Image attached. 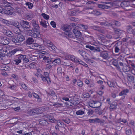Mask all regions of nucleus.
<instances>
[{
  "mask_svg": "<svg viewBox=\"0 0 135 135\" xmlns=\"http://www.w3.org/2000/svg\"><path fill=\"white\" fill-rule=\"evenodd\" d=\"M32 22V25L33 28H31V30L27 31V34L30 36L35 38L39 37L40 32L39 31L40 27L35 20H33Z\"/></svg>",
  "mask_w": 135,
  "mask_h": 135,
  "instance_id": "obj_1",
  "label": "nucleus"
},
{
  "mask_svg": "<svg viewBox=\"0 0 135 135\" xmlns=\"http://www.w3.org/2000/svg\"><path fill=\"white\" fill-rule=\"evenodd\" d=\"M78 52L82 56H83L86 53V52L85 51L82 50H79Z\"/></svg>",
  "mask_w": 135,
  "mask_h": 135,
  "instance_id": "obj_47",
  "label": "nucleus"
},
{
  "mask_svg": "<svg viewBox=\"0 0 135 135\" xmlns=\"http://www.w3.org/2000/svg\"><path fill=\"white\" fill-rule=\"evenodd\" d=\"M12 25L16 27L17 28H19L20 25H19V23L17 21H15L12 22Z\"/></svg>",
  "mask_w": 135,
  "mask_h": 135,
  "instance_id": "obj_25",
  "label": "nucleus"
},
{
  "mask_svg": "<svg viewBox=\"0 0 135 135\" xmlns=\"http://www.w3.org/2000/svg\"><path fill=\"white\" fill-rule=\"evenodd\" d=\"M88 111L87 114L89 115L93 114L94 112L93 110L91 109H88Z\"/></svg>",
  "mask_w": 135,
  "mask_h": 135,
  "instance_id": "obj_48",
  "label": "nucleus"
},
{
  "mask_svg": "<svg viewBox=\"0 0 135 135\" xmlns=\"http://www.w3.org/2000/svg\"><path fill=\"white\" fill-rule=\"evenodd\" d=\"M88 13L93 14L95 16H99L101 14V13L97 9L93 10L91 8L88 9Z\"/></svg>",
  "mask_w": 135,
  "mask_h": 135,
  "instance_id": "obj_11",
  "label": "nucleus"
},
{
  "mask_svg": "<svg viewBox=\"0 0 135 135\" xmlns=\"http://www.w3.org/2000/svg\"><path fill=\"white\" fill-rule=\"evenodd\" d=\"M39 123L40 124H41L42 125H46L48 123V121L47 120H46L45 119H42L39 121Z\"/></svg>",
  "mask_w": 135,
  "mask_h": 135,
  "instance_id": "obj_30",
  "label": "nucleus"
},
{
  "mask_svg": "<svg viewBox=\"0 0 135 135\" xmlns=\"http://www.w3.org/2000/svg\"><path fill=\"white\" fill-rule=\"evenodd\" d=\"M44 43L49 49H51L54 50H56V46L50 40H45L44 41Z\"/></svg>",
  "mask_w": 135,
  "mask_h": 135,
  "instance_id": "obj_5",
  "label": "nucleus"
},
{
  "mask_svg": "<svg viewBox=\"0 0 135 135\" xmlns=\"http://www.w3.org/2000/svg\"><path fill=\"white\" fill-rule=\"evenodd\" d=\"M133 30L132 29V27L131 26H129L127 30V32L129 33H132Z\"/></svg>",
  "mask_w": 135,
  "mask_h": 135,
  "instance_id": "obj_45",
  "label": "nucleus"
},
{
  "mask_svg": "<svg viewBox=\"0 0 135 135\" xmlns=\"http://www.w3.org/2000/svg\"><path fill=\"white\" fill-rule=\"evenodd\" d=\"M131 38L130 37H126V38H124L123 39V41L124 42H126L128 43L131 41Z\"/></svg>",
  "mask_w": 135,
  "mask_h": 135,
  "instance_id": "obj_33",
  "label": "nucleus"
},
{
  "mask_svg": "<svg viewBox=\"0 0 135 135\" xmlns=\"http://www.w3.org/2000/svg\"><path fill=\"white\" fill-rule=\"evenodd\" d=\"M89 121L90 123H100L103 122L101 120L98 118H96L94 119H89Z\"/></svg>",
  "mask_w": 135,
  "mask_h": 135,
  "instance_id": "obj_17",
  "label": "nucleus"
},
{
  "mask_svg": "<svg viewBox=\"0 0 135 135\" xmlns=\"http://www.w3.org/2000/svg\"><path fill=\"white\" fill-rule=\"evenodd\" d=\"M34 40L33 38L30 37L28 38L26 40V43L28 44H32Z\"/></svg>",
  "mask_w": 135,
  "mask_h": 135,
  "instance_id": "obj_29",
  "label": "nucleus"
},
{
  "mask_svg": "<svg viewBox=\"0 0 135 135\" xmlns=\"http://www.w3.org/2000/svg\"><path fill=\"white\" fill-rule=\"evenodd\" d=\"M40 24L45 28H46L47 27V25L46 24V21H41L40 22Z\"/></svg>",
  "mask_w": 135,
  "mask_h": 135,
  "instance_id": "obj_38",
  "label": "nucleus"
},
{
  "mask_svg": "<svg viewBox=\"0 0 135 135\" xmlns=\"http://www.w3.org/2000/svg\"><path fill=\"white\" fill-rule=\"evenodd\" d=\"M127 79L128 83H133L134 82V78L133 76L131 75H128Z\"/></svg>",
  "mask_w": 135,
  "mask_h": 135,
  "instance_id": "obj_21",
  "label": "nucleus"
},
{
  "mask_svg": "<svg viewBox=\"0 0 135 135\" xmlns=\"http://www.w3.org/2000/svg\"><path fill=\"white\" fill-rule=\"evenodd\" d=\"M91 40L90 41L89 43L93 45H95V41L93 37H90Z\"/></svg>",
  "mask_w": 135,
  "mask_h": 135,
  "instance_id": "obj_52",
  "label": "nucleus"
},
{
  "mask_svg": "<svg viewBox=\"0 0 135 135\" xmlns=\"http://www.w3.org/2000/svg\"><path fill=\"white\" fill-rule=\"evenodd\" d=\"M131 65L132 68V69L131 70V71L132 73L135 75V66L133 64H131Z\"/></svg>",
  "mask_w": 135,
  "mask_h": 135,
  "instance_id": "obj_43",
  "label": "nucleus"
},
{
  "mask_svg": "<svg viewBox=\"0 0 135 135\" xmlns=\"http://www.w3.org/2000/svg\"><path fill=\"white\" fill-rule=\"evenodd\" d=\"M119 22L117 21H114L113 23H108L107 22H101L100 23V25H103L105 26H110L112 25H115L116 26L119 25Z\"/></svg>",
  "mask_w": 135,
  "mask_h": 135,
  "instance_id": "obj_14",
  "label": "nucleus"
},
{
  "mask_svg": "<svg viewBox=\"0 0 135 135\" xmlns=\"http://www.w3.org/2000/svg\"><path fill=\"white\" fill-rule=\"evenodd\" d=\"M36 110L33 109H30L28 110V114L30 115H34L35 113Z\"/></svg>",
  "mask_w": 135,
  "mask_h": 135,
  "instance_id": "obj_32",
  "label": "nucleus"
},
{
  "mask_svg": "<svg viewBox=\"0 0 135 135\" xmlns=\"http://www.w3.org/2000/svg\"><path fill=\"white\" fill-rule=\"evenodd\" d=\"M115 32L116 33L119 35H121V33H122L123 32H124L119 29H117L116 31H115Z\"/></svg>",
  "mask_w": 135,
  "mask_h": 135,
  "instance_id": "obj_58",
  "label": "nucleus"
},
{
  "mask_svg": "<svg viewBox=\"0 0 135 135\" xmlns=\"http://www.w3.org/2000/svg\"><path fill=\"white\" fill-rule=\"evenodd\" d=\"M130 69V67L128 65H125L123 68V71L125 72L129 71Z\"/></svg>",
  "mask_w": 135,
  "mask_h": 135,
  "instance_id": "obj_23",
  "label": "nucleus"
},
{
  "mask_svg": "<svg viewBox=\"0 0 135 135\" xmlns=\"http://www.w3.org/2000/svg\"><path fill=\"white\" fill-rule=\"evenodd\" d=\"M85 112L83 110H79L76 112V114L77 115H80L84 114Z\"/></svg>",
  "mask_w": 135,
  "mask_h": 135,
  "instance_id": "obj_27",
  "label": "nucleus"
},
{
  "mask_svg": "<svg viewBox=\"0 0 135 135\" xmlns=\"http://www.w3.org/2000/svg\"><path fill=\"white\" fill-rule=\"evenodd\" d=\"M43 59L44 60H46V62L48 63L49 62V57L48 56H47L45 55H42Z\"/></svg>",
  "mask_w": 135,
  "mask_h": 135,
  "instance_id": "obj_39",
  "label": "nucleus"
},
{
  "mask_svg": "<svg viewBox=\"0 0 135 135\" xmlns=\"http://www.w3.org/2000/svg\"><path fill=\"white\" fill-rule=\"evenodd\" d=\"M105 4H109L111 6H107L106 5H104L102 4H99L98 5V7L100 8H102L103 9H110L111 8V6H112L113 5V3L110 0V1L108 2H104Z\"/></svg>",
  "mask_w": 135,
  "mask_h": 135,
  "instance_id": "obj_3",
  "label": "nucleus"
},
{
  "mask_svg": "<svg viewBox=\"0 0 135 135\" xmlns=\"http://www.w3.org/2000/svg\"><path fill=\"white\" fill-rule=\"evenodd\" d=\"M57 124L58 126H61L62 125H63L64 124V123L61 122L60 121H57Z\"/></svg>",
  "mask_w": 135,
  "mask_h": 135,
  "instance_id": "obj_64",
  "label": "nucleus"
},
{
  "mask_svg": "<svg viewBox=\"0 0 135 135\" xmlns=\"http://www.w3.org/2000/svg\"><path fill=\"white\" fill-rule=\"evenodd\" d=\"M5 67H6V65L4 64H1L0 66V69L2 70H4Z\"/></svg>",
  "mask_w": 135,
  "mask_h": 135,
  "instance_id": "obj_62",
  "label": "nucleus"
},
{
  "mask_svg": "<svg viewBox=\"0 0 135 135\" xmlns=\"http://www.w3.org/2000/svg\"><path fill=\"white\" fill-rule=\"evenodd\" d=\"M57 72L59 73H61L62 72V68L60 66L58 67L57 69Z\"/></svg>",
  "mask_w": 135,
  "mask_h": 135,
  "instance_id": "obj_61",
  "label": "nucleus"
},
{
  "mask_svg": "<svg viewBox=\"0 0 135 135\" xmlns=\"http://www.w3.org/2000/svg\"><path fill=\"white\" fill-rule=\"evenodd\" d=\"M24 56H22V55H18L14 60V62H15L16 65H18L21 62L22 59L23 58Z\"/></svg>",
  "mask_w": 135,
  "mask_h": 135,
  "instance_id": "obj_9",
  "label": "nucleus"
},
{
  "mask_svg": "<svg viewBox=\"0 0 135 135\" xmlns=\"http://www.w3.org/2000/svg\"><path fill=\"white\" fill-rule=\"evenodd\" d=\"M8 3L5 0H0V4H2L1 5L2 6V7H1L2 8L5 7H7V6L8 5Z\"/></svg>",
  "mask_w": 135,
  "mask_h": 135,
  "instance_id": "obj_18",
  "label": "nucleus"
},
{
  "mask_svg": "<svg viewBox=\"0 0 135 135\" xmlns=\"http://www.w3.org/2000/svg\"><path fill=\"white\" fill-rule=\"evenodd\" d=\"M26 17L28 19L32 18L34 17V15L32 13H29L26 15Z\"/></svg>",
  "mask_w": 135,
  "mask_h": 135,
  "instance_id": "obj_28",
  "label": "nucleus"
},
{
  "mask_svg": "<svg viewBox=\"0 0 135 135\" xmlns=\"http://www.w3.org/2000/svg\"><path fill=\"white\" fill-rule=\"evenodd\" d=\"M70 13L69 15L72 16H75L76 15V11L75 10L70 11Z\"/></svg>",
  "mask_w": 135,
  "mask_h": 135,
  "instance_id": "obj_53",
  "label": "nucleus"
},
{
  "mask_svg": "<svg viewBox=\"0 0 135 135\" xmlns=\"http://www.w3.org/2000/svg\"><path fill=\"white\" fill-rule=\"evenodd\" d=\"M5 39L3 44L4 45H7L8 44L9 42L10 41L9 39L6 37L5 38Z\"/></svg>",
  "mask_w": 135,
  "mask_h": 135,
  "instance_id": "obj_36",
  "label": "nucleus"
},
{
  "mask_svg": "<svg viewBox=\"0 0 135 135\" xmlns=\"http://www.w3.org/2000/svg\"><path fill=\"white\" fill-rule=\"evenodd\" d=\"M129 90L127 89L123 90L121 91L119 94V95L122 96L120 98L121 100H123L125 99L126 96L127 95V94L129 93Z\"/></svg>",
  "mask_w": 135,
  "mask_h": 135,
  "instance_id": "obj_7",
  "label": "nucleus"
},
{
  "mask_svg": "<svg viewBox=\"0 0 135 135\" xmlns=\"http://www.w3.org/2000/svg\"><path fill=\"white\" fill-rule=\"evenodd\" d=\"M78 61H77V62H76V63L79 64H80L83 65L85 67H88V65L86 64H85L84 62H83V61L81 60L78 58Z\"/></svg>",
  "mask_w": 135,
  "mask_h": 135,
  "instance_id": "obj_24",
  "label": "nucleus"
},
{
  "mask_svg": "<svg viewBox=\"0 0 135 135\" xmlns=\"http://www.w3.org/2000/svg\"><path fill=\"white\" fill-rule=\"evenodd\" d=\"M113 64L114 66H116L118 69H119L120 67L117 61L116 60L113 61Z\"/></svg>",
  "mask_w": 135,
  "mask_h": 135,
  "instance_id": "obj_42",
  "label": "nucleus"
},
{
  "mask_svg": "<svg viewBox=\"0 0 135 135\" xmlns=\"http://www.w3.org/2000/svg\"><path fill=\"white\" fill-rule=\"evenodd\" d=\"M77 83V85L80 87H81L83 85V83L81 81L78 82Z\"/></svg>",
  "mask_w": 135,
  "mask_h": 135,
  "instance_id": "obj_49",
  "label": "nucleus"
},
{
  "mask_svg": "<svg viewBox=\"0 0 135 135\" xmlns=\"http://www.w3.org/2000/svg\"><path fill=\"white\" fill-rule=\"evenodd\" d=\"M77 28H74L73 31V32L74 34L76 37L78 39H80L81 37V32L77 29Z\"/></svg>",
  "mask_w": 135,
  "mask_h": 135,
  "instance_id": "obj_12",
  "label": "nucleus"
},
{
  "mask_svg": "<svg viewBox=\"0 0 135 135\" xmlns=\"http://www.w3.org/2000/svg\"><path fill=\"white\" fill-rule=\"evenodd\" d=\"M29 58L32 61H35L37 60V56L35 55H31L30 56Z\"/></svg>",
  "mask_w": 135,
  "mask_h": 135,
  "instance_id": "obj_35",
  "label": "nucleus"
},
{
  "mask_svg": "<svg viewBox=\"0 0 135 135\" xmlns=\"http://www.w3.org/2000/svg\"><path fill=\"white\" fill-rule=\"evenodd\" d=\"M22 56H24L23 58L22 59V60H23L24 61V62L27 63L28 62L29 60L28 59L26 58V55H22Z\"/></svg>",
  "mask_w": 135,
  "mask_h": 135,
  "instance_id": "obj_46",
  "label": "nucleus"
},
{
  "mask_svg": "<svg viewBox=\"0 0 135 135\" xmlns=\"http://www.w3.org/2000/svg\"><path fill=\"white\" fill-rule=\"evenodd\" d=\"M130 17L133 18H135V12H132L129 15Z\"/></svg>",
  "mask_w": 135,
  "mask_h": 135,
  "instance_id": "obj_63",
  "label": "nucleus"
},
{
  "mask_svg": "<svg viewBox=\"0 0 135 135\" xmlns=\"http://www.w3.org/2000/svg\"><path fill=\"white\" fill-rule=\"evenodd\" d=\"M62 29L65 32L68 33V34H66L69 36L70 37H71V33L72 32H70V30L71 29V26H65L63 27Z\"/></svg>",
  "mask_w": 135,
  "mask_h": 135,
  "instance_id": "obj_10",
  "label": "nucleus"
},
{
  "mask_svg": "<svg viewBox=\"0 0 135 135\" xmlns=\"http://www.w3.org/2000/svg\"><path fill=\"white\" fill-rule=\"evenodd\" d=\"M117 105L115 103H112L110 105V109H114L116 108Z\"/></svg>",
  "mask_w": 135,
  "mask_h": 135,
  "instance_id": "obj_40",
  "label": "nucleus"
},
{
  "mask_svg": "<svg viewBox=\"0 0 135 135\" xmlns=\"http://www.w3.org/2000/svg\"><path fill=\"white\" fill-rule=\"evenodd\" d=\"M29 25V22L26 21H22L21 23V25L23 28H30V27H28L26 26H28Z\"/></svg>",
  "mask_w": 135,
  "mask_h": 135,
  "instance_id": "obj_19",
  "label": "nucleus"
},
{
  "mask_svg": "<svg viewBox=\"0 0 135 135\" xmlns=\"http://www.w3.org/2000/svg\"><path fill=\"white\" fill-rule=\"evenodd\" d=\"M83 96L85 98H88L89 97L90 95L88 93H87L84 94Z\"/></svg>",
  "mask_w": 135,
  "mask_h": 135,
  "instance_id": "obj_59",
  "label": "nucleus"
},
{
  "mask_svg": "<svg viewBox=\"0 0 135 135\" xmlns=\"http://www.w3.org/2000/svg\"><path fill=\"white\" fill-rule=\"evenodd\" d=\"M0 13L2 14L8 15H12V12L11 10V8L9 7H5L2 8L0 7Z\"/></svg>",
  "mask_w": 135,
  "mask_h": 135,
  "instance_id": "obj_4",
  "label": "nucleus"
},
{
  "mask_svg": "<svg viewBox=\"0 0 135 135\" xmlns=\"http://www.w3.org/2000/svg\"><path fill=\"white\" fill-rule=\"evenodd\" d=\"M47 121L48 122H50L52 123H54L55 122L56 120L54 118H47L46 119Z\"/></svg>",
  "mask_w": 135,
  "mask_h": 135,
  "instance_id": "obj_44",
  "label": "nucleus"
},
{
  "mask_svg": "<svg viewBox=\"0 0 135 135\" xmlns=\"http://www.w3.org/2000/svg\"><path fill=\"white\" fill-rule=\"evenodd\" d=\"M67 57L69 59L73 62L76 63V62L78 61V58L76 57L74 55H67Z\"/></svg>",
  "mask_w": 135,
  "mask_h": 135,
  "instance_id": "obj_15",
  "label": "nucleus"
},
{
  "mask_svg": "<svg viewBox=\"0 0 135 135\" xmlns=\"http://www.w3.org/2000/svg\"><path fill=\"white\" fill-rule=\"evenodd\" d=\"M102 105L101 103L99 101H96L95 103L94 108H98L100 107Z\"/></svg>",
  "mask_w": 135,
  "mask_h": 135,
  "instance_id": "obj_37",
  "label": "nucleus"
},
{
  "mask_svg": "<svg viewBox=\"0 0 135 135\" xmlns=\"http://www.w3.org/2000/svg\"><path fill=\"white\" fill-rule=\"evenodd\" d=\"M20 84L23 89L25 90H28V87L25 84L20 83Z\"/></svg>",
  "mask_w": 135,
  "mask_h": 135,
  "instance_id": "obj_55",
  "label": "nucleus"
},
{
  "mask_svg": "<svg viewBox=\"0 0 135 135\" xmlns=\"http://www.w3.org/2000/svg\"><path fill=\"white\" fill-rule=\"evenodd\" d=\"M84 25L81 24H80L78 26H77L76 27V28H78V27H79V28H80L81 30L83 31V29L84 28Z\"/></svg>",
  "mask_w": 135,
  "mask_h": 135,
  "instance_id": "obj_51",
  "label": "nucleus"
},
{
  "mask_svg": "<svg viewBox=\"0 0 135 135\" xmlns=\"http://www.w3.org/2000/svg\"><path fill=\"white\" fill-rule=\"evenodd\" d=\"M85 47L89 49L90 50L93 51L94 52H100V50L99 47H95L89 45H86Z\"/></svg>",
  "mask_w": 135,
  "mask_h": 135,
  "instance_id": "obj_13",
  "label": "nucleus"
},
{
  "mask_svg": "<svg viewBox=\"0 0 135 135\" xmlns=\"http://www.w3.org/2000/svg\"><path fill=\"white\" fill-rule=\"evenodd\" d=\"M61 61L60 59L57 58L55 59V60L53 61L52 63L54 65H58L60 64Z\"/></svg>",
  "mask_w": 135,
  "mask_h": 135,
  "instance_id": "obj_22",
  "label": "nucleus"
},
{
  "mask_svg": "<svg viewBox=\"0 0 135 135\" xmlns=\"http://www.w3.org/2000/svg\"><path fill=\"white\" fill-rule=\"evenodd\" d=\"M25 39V37L22 35H17L12 38V40L14 43L21 42Z\"/></svg>",
  "mask_w": 135,
  "mask_h": 135,
  "instance_id": "obj_2",
  "label": "nucleus"
},
{
  "mask_svg": "<svg viewBox=\"0 0 135 135\" xmlns=\"http://www.w3.org/2000/svg\"><path fill=\"white\" fill-rule=\"evenodd\" d=\"M41 78L42 80L45 82H47L48 84H50L51 83L49 73L47 72H44V76H43L42 75Z\"/></svg>",
  "mask_w": 135,
  "mask_h": 135,
  "instance_id": "obj_6",
  "label": "nucleus"
},
{
  "mask_svg": "<svg viewBox=\"0 0 135 135\" xmlns=\"http://www.w3.org/2000/svg\"><path fill=\"white\" fill-rule=\"evenodd\" d=\"M33 96L36 98L37 99V100L39 102L41 101V99L39 98V96L37 94L34 93H32Z\"/></svg>",
  "mask_w": 135,
  "mask_h": 135,
  "instance_id": "obj_31",
  "label": "nucleus"
},
{
  "mask_svg": "<svg viewBox=\"0 0 135 135\" xmlns=\"http://www.w3.org/2000/svg\"><path fill=\"white\" fill-rule=\"evenodd\" d=\"M29 67L30 68L33 69L35 68L36 66L33 63H31L29 65Z\"/></svg>",
  "mask_w": 135,
  "mask_h": 135,
  "instance_id": "obj_54",
  "label": "nucleus"
},
{
  "mask_svg": "<svg viewBox=\"0 0 135 135\" xmlns=\"http://www.w3.org/2000/svg\"><path fill=\"white\" fill-rule=\"evenodd\" d=\"M26 5L28 6V8L31 9H32L33 7V4L30 2H27L25 3Z\"/></svg>",
  "mask_w": 135,
  "mask_h": 135,
  "instance_id": "obj_34",
  "label": "nucleus"
},
{
  "mask_svg": "<svg viewBox=\"0 0 135 135\" xmlns=\"http://www.w3.org/2000/svg\"><path fill=\"white\" fill-rule=\"evenodd\" d=\"M120 5L123 8H125L127 7H129V8L128 9H126L124 8L127 11H130L132 10V9L131 8L132 7L129 6V1L123 2L121 3Z\"/></svg>",
  "mask_w": 135,
  "mask_h": 135,
  "instance_id": "obj_8",
  "label": "nucleus"
},
{
  "mask_svg": "<svg viewBox=\"0 0 135 135\" xmlns=\"http://www.w3.org/2000/svg\"><path fill=\"white\" fill-rule=\"evenodd\" d=\"M96 102V101L93 100L90 101L89 103V106L91 107L94 108Z\"/></svg>",
  "mask_w": 135,
  "mask_h": 135,
  "instance_id": "obj_26",
  "label": "nucleus"
},
{
  "mask_svg": "<svg viewBox=\"0 0 135 135\" xmlns=\"http://www.w3.org/2000/svg\"><path fill=\"white\" fill-rule=\"evenodd\" d=\"M5 37H3V36H0V43L3 44L4 42V41L5 40Z\"/></svg>",
  "mask_w": 135,
  "mask_h": 135,
  "instance_id": "obj_50",
  "label": "nucleus"
},
{
  "mask_svg": "<svg viewBox=\"0 0 135 135\" xmlns=\"http://www.w3.org/2000/svg\"><path fill=\"white\" fill-rule=\"evenodd\" d=\"M120 50V49L119 48L118 46H115V53H118V52Z\"/></svg>",
  "mask_w": 135,
  "mask_h": 135,
  "instance_id": "obj_60",
  "label": "nucleus"
},
{
  "mask_svg": "<svg viewBox=\"0 0 135 135\" xmlns=\"http://www.w3.org/2000/svg\"><path fill=\"white\" fill-rule=\"evenodd\" d=\"M100 56L105 59H107L108 57V53L106 51L102 52L100 54Z\"/></svg>",
  "mask_w": 135,
  "mask_h": 135,
  "instance_id": "obj_20",
  "label": "nucleus"
},
{
  "mask_svg": "<svg viewBox=\"0 0 135 135\" xmlns=\"http://www.w3.org/2000/svg\"><path fill=\"white\" fill-rule=\"evenodd\" d=\"M62 105V104L59 103H55L54 104L52 105L54 106H55L56 107H57Z\"/></svg>",
  "mask_w": 135,
  "mask_h": 135,
  "instance_id": "obj_56",
  "label": "nucleus"
},
{
  "mask_svg": "<svg viewBox=\"0 0 135 135\" xmlns=\"http://www.w3.org/2000/svg\"><path fill=\"white\" fill-rule=\"evenodd\" d=\"M50 24L51 26L54 28H55L56 27V23L55 22L53 21H51L50 22Z\"/></svg>",
  "mask_w": 135,
  "mask_h": 135,
  "instance_id": "obj_57",
  "label": "nucleus"
},
{
  "mask_svg": "<svg viewBox=\"0 0 135 135\" xmlns=\"http://www.w3.org/2000/svg\"><path fill=\"white\" fill-rule=\"evenodd\" d=\"M2 31L4 34L9 37H11L12 36H13V33L11 31L8 30H6L3 29Z\"/></svg>",
  "mask_w": 135,
  "mask_h": 135,
  "instance_id": "obj_16",
  "label": "nucleus"
},
{
  "mask_svg": "<svg viewBox=\"0 0 135 135\" xmlns=\"http://www.w3.org/2000/svg\"><path fill=\"white\" fill-rule=\"evenodd\" d=\"M41 16L45 19L47 20L49 19V16L44 13H42L41 14Z\"/></svg>",
  "mask_w": 135,
  "mask_h": 135,
  "instance_id": "obj_41",
  "label": "nucleus"
}]
</instances>
